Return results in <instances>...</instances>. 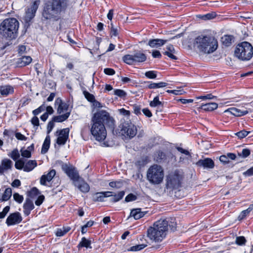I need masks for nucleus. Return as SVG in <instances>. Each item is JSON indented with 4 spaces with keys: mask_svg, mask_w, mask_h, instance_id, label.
Wrapping results in <instances>:
<instances>
[{
    "mask_svg": "<svg viewBox=\"0 0 253 253\" xmlns=\"http://www.w3.org/2000/svg\"><path fill=\"white\" fill-rule=\"evenodd\" d=\"M114 119L105 110H99L95 113L91 120L90 132L94 138L98 141L105 140L107 136V131L104 123L109 126L114 124Z\"/></svg>",
    "mask_w": 253,
    "mask_h": 253,
    "instance_id": "f257e3e1",
    "label": "nucleus"
},
{
    "mask_svg": "<svg viewBox=\"0 0 253 253\" xmlns=\"http://www.w3.org/2000/svg\"><path fill=\"white\" fill-rule=\"evenodd\" d=\"M69 0H51L46 4L42 13L46 19L57 21L60 19L68 4Z\"/></svg>",
    "mask_w": 253,
    "mask_h": 253,
    "instance_id": "f03ea898",
    "label": "nucleus"
},
{
    "mask_svg": "<svg viewBox=\"0 0 253 253\" xmlns=\"http://www.w3.org/2000/svg\"><path fill=\"white\" fill-rule=\"evenodd\" d=\"M193 46L199 52L209 54L217 49L218 42L213 37L201 34L195 38Z\"/></svg>",
    "mask_w": 253,
    "mask_h": 253,
    "instance_id": "7ed1b4c3",
    "label": "nucleus"
},
{
    "mask_svg": "<svg viewBox=\"0 0 253 253\" xmlns=\"http://www.w3.org/2000/svg\"><path fill=\"white\" fill-rule=\"evenodd\" d=\"M169 222H154L147 231V236L155 243L162 242L168 232Z\"/></svg>",
    "mask_w": 253,
    "mask_h": 253,
    "instance_id": "20e7f679",
    "label": "nucleus"
},
{
    "mask_svg": "<svg viewBox=\"0 0 253 253\" xmlns=\"http://www.w3.org/2000/svg\"><path fill=\"white\" fill-rule=\"evenodd\" d=\"M19 25V22L16 18H7L0 25V33L5 38L14 39L16 36Z\"/></svg>",
    "mask_w": 253,
    "mask_h": 253,
    "instance_id": "39448f33",
    "label": "nucleus"
},
{
    "mask_svg": "<svg viewBox=\"0 0 253 253\" xmlns=\"http://www.w3.org/2000/svg\"><path fill=\"white\" fill-rule=\"evenodd\" d=\"M164 178V170L160 165L151 166L147 171V179L152 184L158 185L162 183Z\"/></svg>",
    "mask_w": 253,
    "mask_h": 253,
    "instance_id": "423d86ee",
    "label": "nucleus"
},
{
    "mask_svg": "<svg viewBox=\"0 0 253 253\" xmlns=\"http://www.w3.org/2000/svg\"><path fill=\"white\" fill-rule=\"evenodd\" d=\"M234 54L236 57L241 60L248 61L253 56V47L247 42H242L237 45Z\"/></svg>",
    "mask_w": 253,
    "mask_h": 253,
    "instance_id": "0eeeda50",
    "label": "nucleus"
},
{
    "mask_svg": "<svg viewBox=\"0 0 253 253\" xmlns=\"http://www.w3.org/2000/svg\"><path fill=\"white\" fill-rule=\"evenodd\" d=\"M182 174L178 171L169 173L166 178V188L172 190L178 189L181 186Z\"/></svg>",
    "mask_w": 253,
    "mask_h": 253,
    "instance_id": "6e6552de",
    "label": "nucleus"
},
{
    "mask_svg": "<svg viewBox=\"0 0 253 253\" xmlns=\"http://www.w3.org/2000/svg\"><path fill=\"white\" fill-rule=\"evenodd\" d=\"M146 56L140 51H135L131 54H126L123 57V60L128 65H136L146 60Z\"/></svg>",
    "mask_w": 253,
    "mask_h": 253,
    "instance_id": "1a4fd4ad",
    "label": "nucleus"
},
{
    "mask_svg": "<svg viewBox=\"0 0 253 253\" xmlns=\"http://www.w3.org/2000/svg\"><path fill=\"white\" fill-rule=\"evenodd\" d=\"M119 127V133L125 137L131 138L136 134V127L130 122L128 121L122 124Z\"/></svg>",
    "mask_w": 253,
    "mask_h": 253,
    "instance_id": "9d476101",
    "label": "nucleus"
},
{
    "mask_svg": "<svg viewBox=\"0 0 253 253\" xmlns=\"http://www.w3.org/2000/svg\"><path fill=\"white\" fill-rule=\"evenodd\" d=\"M245 110H241L235 107H231L225 110L224 113H229L235 117H242L252 111L250 107H253V102L245 104Z\"/></svg>",
    "mask_w": 253,
    "mask_h": 253,
    "instance_id": "9b49d317",
    "label": "nucleus"
},
{
    "mask_svg": "<svg viewBox=\"0 0 253 253\" xmlns=\"http://www.w3.org/2000/svg\"><path fill=\"white\" fill-rule=\"evenodd\" d=\"M62 169L73 181V183L77 182L80 179V176L78 172L76 169L75 168L72 166H69L67 164H63L62 165Z\"/></svg>",
    "mask_w": 253,
    "mask_h": 253,
    "instance_id": "f8f14e48",
    "label": "nucleus"
},
{
    "mask_svg": "<svg viewBox=\"0 0 253 253\" xmlns=\"http://www.w3.org/2000/svg\"><path fill=\"white\" fill-rule=\"evenodd\" d=\"M41 0H32V3L30 8H28L26 11L24 16V21L26 23L30 22L33 19L38 9Z\"/></svg>",
    "mask_w": 253,
    "mask_h": 253,
    "instance_id": "ddd939ff",
    "label": "nucleus"
},
{
    "mask_svg": "<svg viewBox=\"0 0 253 253\" xmlns=\"http://www.w3.org/2000/svg\"><path fill=\"white\" fill-rule=\"evenodd\" d=\"M69 129L66 128L56 132V135L58 136L56 143L60 145H64L69 137Z\"/></svg>",
    "mask_w": 253,
    "mask_h": 253,
    "instance_id": "4468645a",
    "label": "nucleus"
},
{
    "mask_svg": "<svg viewBox=\"0 0 253 253\" xmlns=\"http://www.w3.org/2000/svg\"><path fill=\"white\" fill-rule=\"evenodd\" d=\"M55 104L58 105L57 113L59 114H64L69 113V116L71 112V108L69 107L68 103L64 102L60 98L56 99Z\"/></svg>",
    "mask_w": 253,
    "mask_h": 253,
    "instance_id": "2eb2a0df",
    "label": "nucleus"
},
{
    "mask_svg": "<svg viewBox=\"0 0 253 253\" xmlns=\"http://www.w3.org/2000/svg\"><path fill=\"white\" fill-rule=\"evenodd\" d=\"M13 166L12 162L7 158L1 160L0 164V173H3L9 170H11Z\"/></svg>",
    "mask_w": 253,
    "mask_h": 253,
    "instance_id": "dca6fc26",
    "label": "nucleus"
},
{
    "mask_svg": "<svg viewBox=\"0 0 253 253\" xmlns=\"http://www.w3.org/2000/svg\"><path fill=\"white\" fill-rule=\"evenodd\" d=\"M56 174L54 169L50 170L47 174H43L40 179V183L42 185H46L47 182H50Z\"/></svg>",
    "mask_w": 253,
    "mask_h": 253,
    "instance_id": "f3484780",
    "label": "nucleus"
},
{
    "mask_svg": "<svg viewBox=\"0 0 253 253\" xmlns=\"http://www.w3.org/2000/svg\"><path fill=\"white\" fill-rule=\"evenodd\" d=\"M196 165L205 169H212L214 166L213 161L210 158L200 160L196 163Z\"/></svg>",
    "mask_w": 253,
    "mask_h": 253,
    "instance_id": "a211bd4d",
    "label": "nucleus"
},
{
    "mask_svg": "<svg viewBox=\"0 0 253 253\" xmlns=\"http://www.w3.org/2000/svg\"><path fill=\"white\" fill-rule=\"evenodd\" d=\"M74 184L82 192L87 193L89 191V186L83 180L79 179V181L76 182Z\"/></svg>",
    "mask_w": 253,
    "mask_h": 253,
    "instance_id": "6ab92c4d",
    "label": "nucleus"
},
{
    "mask_svg": "<svg viewBox=\"0 0 253 253\" xmlns=\"http://www.w3.org/2000/svg\"><path fill=\"white\" fill-rule=\"evenodd\" d=\"M169 41L159 39L151 40L148 42V45L152 48H159L164 45Z\"/></svg>",
    "mask_w": 253,
    "mask_h": 253,
    "instance_id": "aec40b11",
    "label": "nucleus"
},
{
    "mask_svg": "<svg viewBox=\"0 0 253 253\" xmlns=\"http://www.w3.org/2000/svg\"><path fill=\"white\" fill-rule=\"evenodd\" d=\"M146 212L142 211L140 209H136L131 210L128 218L133 217L134 220H138L143 217Z\"/></svg>",
    "mask_w": 253,
    "mask_h": 253,
    "instance_id": "412c9836",
    "label": "nucleus"
},
{
    "mask_svg": "<svg viewBox=\"0 0 253 253\" xmlns=\"http://www.w3.org/2000/svg\"><path fill=\"white\" fill-rule=\"evenodd\" d=\"M14 92V88L10 85L0 86V93L2 96H8Z\"/></svg>",
    "mask_w": 253,
    "mask_h": 253,
    "instance_id": "4be33fe9",
    "label": "nucleus"
},
{
    "mask_svg": "<svg viewBox=\"0 0 253 253\" xmlns=\"http://www.w3.org/2000/svg\"><path fill=\"white\" fill-rule=\"evenodd\" d=\"M167 50L164 52V54L168 56L172 60H176L177 58L174 55L175 50L173 46L171 44L168 45L166 47Z\"/></svg>",
    "mask_w": 253,
    "mask_h": 253,
    "instance_id": "5701e85b",
    "label": "nucleus"
},
{
    "mask_svg": "<svg viewBox=\"0 0 253 253\" xmlns=\"http://www.w3.org/2000/svg\"><path fill=\"white\" fill-rule=\"evenodd\" d=\"M218 107V104L214 102H211L209 103L202 104L199 108L205 111H212L216 109Z\"/></svg>",
    "mask_w": 253,
    "mask_h": 253,
    "instance_id": "b1692460",
    "label": "nucleus"
},
{
    "mask_svg": "<svg viewBox=\"0 0 253 253\" xmlns=\"http://www.w3.org/2000/svg\"><path fill=\"white\" fill-rule=\"evenodd\" d=\"M12 195V189L9 188H6L4 192L0 194V202H4L8 201Z\"/></svg>",
    "mask_w": 253,
    "mask_h": 253,
    "instance_id": "393cba45",
    "label": "nucleus"
},
{
    "mask_svg": "<svg viewBox=\"0 0 253 253\" xmlns=\"http://www.w3.org/2000/svg\"><path fill=\"white\" fill-rule=\"evenodd\" d=\"M91 241L90 240L87 239L85 237H83L81 241L78 245L77 248L79 250L84 247L86 248H91Z\"/></svg>",
    "mask_w": 253,
    "mask_h": 253,
    "instance_id": "a878e982",
    "label": "nucleus"
},
{
    "mask_svg": "<svg viewBox=\"0 0 253 253\" xmlns=\"http://www.w3.org/2000/svg\"><path fill=\"white\" fill-rule=\"evenodd\" d=\"M34 144H32L31 146L27 147L26 149L22 148L21 149V153L22 157L29 158L31 157V152L34 150Z\"/></svg>",
    "mask_w": 253,
    "mask_h": 253,
    "instance_id": "bb28decb",
    "label": "nucleus"
},
{
    "mask_svg": "<svg viewBox=\"0 0 253 253\" xmlns=\"http://www.w3.org/2000/svg\"><path fill=\"white\" fill-rule=\"evenodd\" d=\"M37 166V163L35 160H29L25 164L24 167V171L29 172L32 170Z\"/></svg>",
    "mask_w": 253,
    "mask_h": 253,
    "instance_id": "cd10ccee",
    "label": "nucleus"
},
{
    "mask_svg": "<svg viewBox=\"0 0 253 253\" xmlns=\"http://www.w3.org/2000/svg\"><path fill=\"white\" fill-rule=\"evenodd\" d=\"M22 220L20 213L16 212L10 214L7 218L6 221H21Z\"/></svg>",
    "mask_w": 253,
    "mask_h": 253,
    "instance_id": "c85d7f7f",
    "label": "nucleus"
},
{
    "mask_svg": "<svg viewBox=\"0 0 253 253\" xmlns=\"http://www.w3.org/2000/svg\"><path fill=\"white\" fill-rule=\"evenodd\" d=\"M50 136L49 135H47L43 142V143L42 146V148L41 150V153L42 154H45L46 153L50 146Z\"/></svg>",
    "mask_w": 253,
    "mask_h": 253,
    "instance_id": "c756f323",
    "label": "nucleus"
},
{
    "mask_svg": "<svg viewBox=\"0 0 253 253\" xmlns=\"http://www.w3.org/2000/svg\"><path fill=\"white\" fill-rule=\"evenodd\" d=\"M233 37L231 35H224L221 38V42L225 46L230 45L233 41Z\"/></svg>",
    "mask_w": 253,
    "mask_h": 253,
    "instance_id": "7c9ffc66",
    "label": "nucleus"
},
{
    "mask_svg": "<svg viewBox=\"0 0 253 253\" xmlns=\"http://www.w3.org/2000/svg\"><path fill=\"white\" fill-rule=\"evenodd\" d=\"M168 84L165 82H159L157 83H153L150 84L148 85V87L150 89H156L164 87L168 85Z\"/></svg>",
    "mask_w": 253,
    "mask_h": 253,
    "instance_id": "2f4dec72",
    "label": "nucleus"
},
{
    "mask_svg": "<svg viewBox=\"0 0 253 253\" xmlns=\"http://www.w3.org/2000/svg\"><path fill=\"white\" fill-rule=\"evenodd\" d=\"M70 229L71 228L68 226L58 228L56 232V235L58 237L63 236L68 232Z\"/></svg>",
    "mask_w": 253,
    "mask_h": 253,
    "instance_id": "473e14b6",
    "label": "nucleus"
},
{
    "mask_svg": "<svg viewBox=\"0 0 253 253\" xmlns=\"http://www.w3.org/2000/svg\"><path fill=\"white\" fill-rule=\"evenodd\" d=\"M69 118V113L54 117L52 119L55 122H62Z\"/></svg>",
    "mask_w": 253,
    "mask_h": 253,
    "instance_id": "72a5a7b5",
    "label": "nucleus"
},
{
    "mask_svg": "<svg viewBox=\"0 0 253 253\" xmlns=\"http://www.w3.org/2000/svg\"><path fill=\"white\" fill-rule=\"evenodd\" d=\"M125 195V192L121 191L119 192L117 194L113 195V197L111 199V201L113 202H117L121 200Z\"/></svg>",
    "mask_w": 253,
    "mask_h": 253,
    "instance_id": "f704fd0d",
    "label": "nucleus"
},
{
    "mask_svg": "<svg viewBox=\"0 0 253 253\" xmlns=\"http://www.w3.org/2000/svg\"><path fill=\"white\" fill-rule=\"evenodd\" d=\"M21 66H26L29 64L32 60V58L29 56H23L20 58Z\"/></svg>",
    "mask_w": 253,
    "mask_h": 253,
    "instance_id": "c9c22d12",
    "label": "nucleus"
},
{
    "mask_svg": "<svg viewBox=\"0 0 253 253\" xmlns=\"http://www.w3.org/2000/svg\"><path fill=\"white\" fill-rule=\"evenodd\" d=\"M23 208L24 209L32 210L34 208L33 202L29 199H27L25 201V203L24 204Z\"/></svg>",
    "mask_w": 253,
    "mask_h": 253,
    "instance_id": "e433bc0d",
    "label": "nucleus"
},
{
    "mask_svg": "<svg viewBox=\"0 0 253 253\" xmlns=\"http://www.w3.org/2000/svg\"><path fill=\"white\" fill-rule=\"evenodd\" d=\"M251 133L250 131L242 130L235 133V135L239 139H243Z\"/></svg>",
    "mask_w": 253,
    "mask_h": 253,
    "instance_id": "4c0bfd02",
    "label": "nucleus"
},
{
    "mask_svg": "<svg viewBox=\"0 0 253 253\" xmlns=\"http://www.w3.org/2000/svg\"><path fill=\"white\" fill-rule=\"evenodd\" d=\"M109 185L112 188L119 189L123 186V183L122 181L119 180L110 182Z\"/></svg>",
    "mask_w": 253,
    "mask_h": 253,
    "instance_id": "58836bf2",
    "label": "nucleus"
},
{
    "mask_svg": "<svg viewBox=\"0 0 253 253\" xmlns=\"http://www.w3.org/2000/svg\"><path fill=\"white\" fill-rule=\"evenodd\" d=\"M11 159L14 161H16L20 157V154L18 150L17 149H15L11 151V152L8 154Z\"/></svg>",
    "mask_w": 253,
    "mask_h": 253,
    "instance_id": "ea45409f",
    "label": "nucleus"
},
{
    "mask_svg": "<svg viewBox=\"0 0 253 253\" xmlns=\"http://www.w3.org/2000/svg\"><path fill=\"white\" fill-rule=\"evenodd\" d=\"M162 102L159 100L158 96H156L153 101L150 102V106L152 107H156L162 105Z\"/></svg>",
    "mask_w": 253,
    "mask_h": 253,
    "instance_id": "a19ab883",
    "label": "nucleus"
},
{
    "mask_svg": "<svg viewBox=\"0 0 253 253\" xmlns=\"http://www.w3.org/2000/svg\"><path fill=\"white\" fill-rule=\"evenodd\" d=\"M104 196L103 192H97L95 193L93 197V201L95 202H102L104 201Z\"/></svg>",
    "mask_w": 253,
    "mask_h": 253,
    "instance_id": "79ce46f5",
    "label": "nucleus"
},
{
    "mask_svg": "<svg viewBox=\"0 0 253 253\" xmlns=\"http://www.w3.org/2000/svg\"><path fill=\"white\" fill-rule=\"evenodd\" d=\"M147 246V244H142L140 245H137L131 247L130 248L129 251H133V252L138 251H140V250L144 249V248H145Z\"/></svg>",
    "mask_w": 253,
    "mask_h": 253,
    "instance_id": "37998d69",
    "label": "nucleus"
},
{
    "mask_svg": "<svg viewBox=\"0 0 253 253\" xmlns=\"http://www.w3.org/2000/svg\"><path fill=\"white\" fill-rule=\"evenodd\" d=\"M119 29L118 27H115L113 24H111L110 35L111 37H117L119 35Z\"/></svg>",
    "mask_w": 253,
    "mask_h": 253,
    "instance_id": "c03bdc74",
    "label": "nucleus"
},
{
    "mask_svg": "<svg viewBox=\"0 0 253 253\" xmlns=\"http://www.w3.org/2000/svg\"><path fill=\"white\" fill-rule=\"evenodd\" d=\"M13 197L14 200L19 204L22 203L24 200L23 196L20 195L18 193H14Z\"/></svg>",
    "mask_w": 253,
    "mask_h": 253,
    "instance_id": "a18cd8bd",
    "label": "nucleus"
},
{
    "mask_svg": "<svg viewBox=\"0 0 253 253\" xmlns=\"http://www.w3.org/2000/svg\"><path fill=\"white\" fill-rule=\"evenodd\" d=\"M114 94L121 98L125 97L126 95V93L124 90L119 89L114 90Z\"/></svg>",
    "mask_w": 253,
    "mask_h": 253,
    "instance_id": "49530a36",
    "label": "nucleus"
},
{
    "mask_svg": "<svg viewBox=\"0 0 253 253\" xmlns=\"http://www.w3.org/2000/svg\"><path fill=\"white\" fill-rule=\"evenodd\" d=\"M15 167L18 169H22L24 170L25 164L21 160H16L15 163Z\"/></svg>",
    "mask_w": 253,
    "mask_h": 253,
    "instance_id": "de8ad7c7",
    "label": "nucleus"
},
{
    "mask_svg": "<svg viewBox=\"0 0 253 253\" xmlns=\"http://www.w3.org/2000/svg\"><path fill=\"white\" fill-rule=\"evenodd\" d=\"M145 76L149 79H155L157 77V74L154 71H147L145 74Z\"/></svg>",
    "mask_w": 253,
    "mask_h": 253,
    "instance_id": "09e8293b",
    "label": "nucleus"
},
{
    "mask_svg": "<svg viewBox=\"0 0 253 253\" xmlns=\"http://www.w3.org/2000/svg\"><path fill=\"white\" fill-rule=\"evenodd\" d=\"M177 149L179 152L186 155V159L188 160L191 158L190 154L188 151L185 150L181 147H177Z\"/></svg>",
    "mask_w": 253,
    "mask_h": 253,
    "instance_id": "8fccbe9b",
    "label": "nucleus"
},
{
    "mask_svg": "<svg viewBox=\"0 0 253 253\" xmlns=\"http://www.w3.org/2000/svg\"><path fill=\"white\" fill-rule=\"evenodd\" d=\"M177 149L179 152L186 155V159L188 160L191 158L190 154L188 151L185 150L181 147H177Z\"/></svg>",
    "mask_w": 253,
    "mask_h": 253,
    "instance_id": "3c124183",
    "label": "nucleus"
},
{
    "mask_svg": "<svg viewBox=\"0 0 253 253\" xmlns=\"http://www.w3.org/2000/svg\"><path fill=\"white\" fill-rule=\"evenodd\" d=\"M177 149L179 152L186 155V159L188 160L191 158L190 154L188 151L185 150L181 147H177Z\"/></svg>",
    "mask_w": 253,
    "mask_h": 253,
    "instance_id": "603ef678",
    "label": "nucleus"
},
{
    "mask_svg": "<svg viewBox=\"0 0 253 253\" xmlns=\"http://www.w3.org/2000/svg\"><path fill=\"white\" fill-rule=\"evenodd\" d=\"M246 240L244 236L237 237L236 239V243L238 245H245Z\"/></svg>",
    "mask_w": 253,
    "mask_h": 253,
    "instance_id": "864d4df0",
    "label": "nucleus"
},
{
    "mask_svg": "<svg viewBox=\"0 0 253 253\" xmlns=\"http://www.w3.org/2000/svg\"><path fill=\"white\" fill-rule=\"evenodd\" d=\"M137 197L135 195L131 193L126 196L125 198V201L126 202H129L135 201Z\"/></svg>",
    "mask_w": 253,
    "mask_h": 253,
    "instance_id": "5fc2aeb1",
    "label": "nucleus"
},
{
    "mask_svg": "<svg viewBox=\"0 0 253 253\" xmlns=\"http://www.w3.org/2000/svg\"><path fill=\"white\" fill-rule=\"evenodd\" d=\"M10 209V207L9 206H6L1 212H0V219L3 218L7 213L8 212Z\"/></svg>",
    "mask_w": 253,
    "mask_h": 253,
    "instance_id": "6e6d98bb",
    "label": "nucleus"
},
{
    "mask_svg": "<svg viewBox=\"0 0 253 253\" xmlns=\"http://www.w3.org/2000/svg\"><path fill=\"white\" fill-rule=\"evenodd\" d=\"M118 111L120 115L126 117H129L130 114L129 111L126 110L124 108L118 109Z\"/></svg>",
    "mask_w": 253,
    "mask_h": 253,
    "instance_id": "4d7b16f0",
    "label": "nucleus"
},
{
    "mask_svg": "<svg viewBox=\"0 0 253 253\" xmlns=\"http://www.w3.org/2000/svg\"><path fill=\"white\" fill-rule=\"evenodd\" d=\"M250 154V150L248 149H243L242 152L239 154V156L243 158H246Z\"/></svg>",
    "mask_w": 253,
    "mask_h": 253,
    "instance_id": "13d9d810",
    "label": "nucleus"
},
{
    "mask_svg": "<svg viewBox=\"0 0 253 253\" xmlns=\"http://www.w3.org/2000/svg\"><path fill=\"white\" fill-rule=\"evenodd\" d=\"M54 121H53V119L51 121H50L47 125V133L49 134L52 130L54 126Z\"/></svg>",
    "mask_w": 253,
    "mask_h": 253,
    "instance_id": "bf43d9fd",
    "label": "nucleus"
},
{
    "mask_svg": "<svg viewBox=\"0 0 253 253\" xmlns=\"http://www.w3.org/2000/svg\"><path fill=\"white\" fill-rule=\"evenodd\" d=\"M249 214L248 211L246 210L243 211L239 215L238 219L239 220H242L245 219V217Z\"/></svg>",
    "mask_w": 253,
    "mask_h": 253,
    "instance_id": "052dcab7",
    "label": "nucleus"
},
{
    "mask_svg": "<svg viewBox=\"0 0 253 253\" xmlns=\"http://www.w3.org/2000/svg\"><path fill=\"white\" fill-rule=\"evenodd\" d=\"M133 112L134 113L137 115H138L139 114H141V107L139 105L134 104L132 106Z\"/></svg>",
    "mask_w": 253,
    "mask_h": 253,
    "instance_id": "680f3d73",
    "label": "nucleus"
},
{
    "mask_svg": "<svg viewBox=\"0 0 253 253\" xmlns=\"http://www.w3.org/2000/svg\"><path fill=\"white\" fill-rule=\"evenodd\" d=\"M84 96H85V98H86V99L88 101L91 102H92L93 101H94L95 98H94V96L92 94H91L87 92H84Z\"/></svg>",
    "mask_w": 253,
    "mask_h": 253,
    "instance_id": "e2e57ef3",
    "label": "nucleus"
},
{
    "mask_svg": "<svg viewBox=\"0 0 253 253\" xmlns=\"http://www.w3.org/2000/svg\"><path fill=\"white\" fill-rule=\"evenodd\" d=\"M215 13H208L206 15H204L202 16V18L204 20H210L213 19L215 17Z\"/></svg>",
    "mask_w": 253,
    "mask_h": 253,
    "instance_id": "0e129e2a",
    "label": "nucleus"
},
{
    "mask_svg": "<svg viewBox=\"0 0 253 253\" xmlns=\"http://www.w3.org/2000/svg\"><path fill=\"white\" fill-rule=\"evenodd\" d=\"M44 107L43 106H41L38 108L34 110L33 111V114L35 115H38L40 113H41L44 110Z\"/></svg>",
    "mask_w": 253,
    "mask_h": 253,
    "instance_id": "69168bd1",
    "label": "nucleus"
},
{
    "mask_svg": "<svg viewBox=\"0 0 253 253\" xmlns=\"http://www.w3.org/2000/svg\"><path fill=\"white\" fill-rule=\"evenodd\" d=\"M104 72L105 74L108 75H113L115 74V71L114 69L111 68H105Z\"/></svg>",
    "mask_w": 253,
    "mask_h": 253,
    "instance_id": "338daca9",
    "label": "nucleus"
},
{
    "mask_svg": "<svg viewBox=\"0 0 253 253\" xmlns=\"http://www.w3.org/2000/svg\"><path fill=\"white\" fill-rule=\"evenodd\" d=\"M243 175L245 176H251L253 175V167L244 172Z\"/></svg>",
    "mask_w": 253,
    "mask_h": 253,
    "instance_id": "774afa93",
    "label": "nucleus"
}]
</instances>
